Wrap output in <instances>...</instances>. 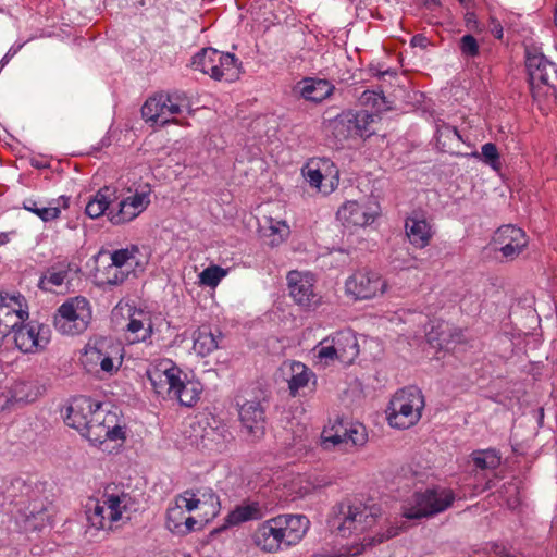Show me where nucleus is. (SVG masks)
<instances>
[{
  "label": "nucleus",
  "mask_w": 557,
  "mask_h": 557,
  "mask_svg": "<svg viewBox=\"0 0 557 557\" xmlns=\"http://www.w3.org/2000/svg\"><path fill=\"white\" fill-rule=\"evenodd\" d=\"M45 203L42 201H38L32 198H27L23 201V208L34 214L37 215V212L39 211L40 207H42Z\"/></svg>",
  "instance_id": "obj_58"
},
{
  "label": "nucleus",
  "mask_w": 557,
  "mask_h": 557,
  "mask_svg": "<svg viewBox=\"0 0 557 557\" xmlns=\"http://www.w3.org/2000/svg\"><path fill=\"white\" fill-rule=\"evenodd\" d=\"M82 363L88 372H97L98 366L101 371L108 374H112L117 370V367L114 366L113 359L98 347H87L82 359Z\"/></svg>",
  "instance_id": "obj_34"
},
{
  "label": "nucleus",
  "mask_w": 557,
  "mask_h": 557,
  "mask_svg": "<svg viewBox=\"0 0 557 557\" xmlns=\"http://www.w3.org/2000/svg\"><path fill=\"white\" fill-rule=\"evenodd\" d=\"M422 392L416 386H408L397 392L388 406V422L397 429H408L418 423L424 408Z\"/></svg>",
  "instance_id": "obj_2"
},
{
  "label": "nucleus",
  "mask_w": 557,
  "mask_h": 557,
  "mask_svg": "<svg viewBox=\"0 0 557 557\" xmlns=\"http://www.w3.org/2000/svg\"><path fill=\"white\" fill-rule=\"evenodd\" d=\"M302 172L309 184L324 195L332 193L338 184V170L330 159H312Z\"/></svg>",
  "instance_id": "obj_12"
},
{
  "label": "nucleus",
  "mask_w": 557,
  "mask_h": 557,
  "mask_svg": "<svg viewBox=\"0 0 557 557\" xmlns=\"http://www.w3.org/2000/svg\"><path fill=\"white\" fill-rule=\"evenodd\" d=\"M456 495L453 490L444 487L426 488L416 492L403 507L406 519H422L438 515L453 506Z\"/></svg>",
  "instance_id": "obj_3"
},
{
  "label": "nucleus",
  "mask_w": 557,
  "mask_h": 557,
  "mask_svg": "<svg viewBox=\"0 0 557 557\" xmlns=\"http://www.w3.org/2000/svg\"><path fill=\"white\" fill-rule=\"evenodd\" d=\"M274 518L277 523V529L281 531L285 547L299 543L310 527V521L305 515L286 513L278 515Z\"/></svg>",
  "instance_id": "obj_17"
},
{
  "label": "nucleus",
  "mask_w": 557,
  "mask_h": 557,
  "mask_svg": "<svg viewBox=\"0 0 557 557\" xmlns=\"http://www.w3.org/2000/svg\"><path fill=\"white\" fill-rule=\"evenodd\" d=\"M449 336L448 325L440 324L428 333V342L442 349L448 345Z\"/></svg>",
  "instance_id": "obj_48"
},
{
  "label": "nucleus",
  "mask_w": 557,
  "mask_h": 557,
  "mask_svg": "<svg viewBox=\"0 0 557 557\" xmlns=\"http://www.w3.org/2000/svg\"><path fill=\"white\" fill-rule=\"evenodd\" d=\"M377 98H381V97H380L376 92H374V91H369V90H367V91H364V92L362 94V100H363L366 103H368V102L372 101V102H373V104H375V101H376V99H377Z\"/></svg>",
  "instance_id": "obj_60"
},
{
  "label": "nucleus",
  "mask_w": 557,
  "mask_h": 557,
  "mask_svg": "<svg viewBox=\"0 0 557 557\" xmlns=\"http://www.w3.org/2000/svg\"><path fill=\"white\" fill-rule=\"evenodd\" d=\"M139 252L137 246H131L129 248L119 249L112 252L111 260L112 264L109 265V273L111 271H117V269H122L126 267L127 270L133 268L138 263L136 259V255Z\"/></svg>",
  "instance_id": "obj_37"
},
{
  "label": "nucleus",
  "mask_w": 557,
  "mask_h": 557,
  "mask_svg": "<svg viewBox=\"0 0 557 557\" xmlns=\"http://www.w3.org/2000/svg\"><path fill=\"white\" fill-rule=\"evenodd\" d=\"M115 198V189L109 186L99 189L87 202L85 208L86 214L91 219H97L106 212L108 214L110 210H114V208H110V205Z\"/></svg>",
  "instance_id": "obj_33"
},
{
  "label": "nucleus",
  "mask_w": 557,
  "mask_h": 557,
  "mask_svg": "<svg viewBox=\"0 0 557 557\" xmlns=\"http://www.w3.org/2000/svg\"><path fill=\"white\" fill-rule=\"evenodd\" d=\"M470 458L476 470H494L500 465V457L493 449L475 450Z\"/></svg>",
  "instance_id": "obj_40"
},
{
  "label": "nucleus",
  "mask_w": 557,
  "mask_h": 557,
  "mask_svg": "<svg viewBox=\"0 0 557 557\" xmlns=\"http://www.w3.org/2000/svg\"><path fill=\"white\" fill-rule=\"evenodd\" d=\"M83 436L94 444H103L107 440L124 442L125 431L119 424L116 413L106 410L100 403H96Z\"/></svg>",
  "instance_id": "obj_8"
},
{
  "label": "nucleus",
  "mask_w": 557,
  "mask_h": 557,
  "mask_svg": "<svg viewBox=\"0 0 557 557\" xmlns=\"http://www.w3.org/2000/svg\"><path fill=\"white\" fill-rule=\"evenodd\" d=\"M163 99L165 102V115H177L184 110L190 109L189 98L184 91L174 90L172 92H163Z\"/></svg>",
  "instance_id": "obj_38"
},
{
  "label": "nucleus",
  "mask_w": 557,
  "mask_h": 557,
  "mask_svg": "<svg viewBox=\"0 0 557 557\" xmlns=\"http://www.w3.org/2000/svg\"><path fill=\"white\" fill-rule=\"evenodd\" d=\"M107 283L110 284V285H117V284H121L122 282H124V280L126 278V275L125 272L121 271L120 269H117V271H111L109 273V268L107 269Z\"/></svg>",
  "instance_id": "obj_55"
},
{
  "label": "nucleus",
  "mask_w": 557,
  "mask_h": 557,
  "mask_svg": "<svg viewBox=\"0 0 557 557\" xmlns=\"http://www.w3.org/2000/svg\"><path fill=\"white\" fill-rule=\"evenodd\" d=\"M270 508L268 504L259 497L256 499H246L237 505L227 516L230 524H240L247 521L261 520L268 515Z\"/></svg>",
  "instance_id": "obj_20"
},
{
  "label": "nucleus",
  "mask_w": 557,
  "mask_h": 557,
  "mask_svg": "<svg viewBox=\"0 0 557 557\" xmlns=\"http://www.w3.org/2000/svg\"><path fill=\"white\" fill-rule=\"evenodd\" d=\"M150 203L149 191H136L119 202L117 209L110 210L108 219L114 225H121L133 221Z\"/></svg>",
  "instance_id": "obj_15"
},
{
  "label": "nucleus",
  "mask_w": 557,
  "mask_h": 557,
  "mask_svg": "<svg viewBox=\"0 0 557 557\" xmlns=\"http://www.w3.org/2000/svg\"><path fill=\"white\" fill-rule=\"evenodd\" d=\"M164 367L166 371V375L164 377L168 381V397L171 398L182 382L186 379L187 374L171 361H166Z\"/></svg>",
  "instance_id": "obj_44"
},
{
  "label": "nucleus",
  "mask_w": 557,
  "mask_h": 557,
  "mask_svg": "<svg viewBox=\"0 0 557 557\" xmlns=\"http://www.w3.org/2000/svg\"><path fill=\"white\" fill-rule=\"evenodd\" d=\"M317 357L320 361H324L325 364H329V361L339 360L331 338H324L317 347Z\"/></svg>",
  "instance_id": "obj_49"
},
{
  "label": "nucleus",
  "mask_w": 557,
  "mask_h": 557,
  "mask_svg": "<svg viewBox=\"0 0 557 557\" xmlns=\"http://www.w3.org/2000/svg\"><path fill=\"white\" fill-rule=\"evenodd\" d=\"M190 491L200 508V512H198L197 517L203 524H207L220 512V498L213 488L209 486H195L191 487Z\"/></svg>",
  "instance_id": "obj_25"
},
{
  "label": "nucleus",
  "mask_w": 557,
  "mask_h": 557,
  "mask_svg": "<svg viewBox=\"0 0 557 557\" xmlns=\"http://www.w3.org/2000/svg\"><path fill=\"white\" fill-rule=\"evenodd\" d=\"M459 49L467 58H475L480 54V47L474 36L467 34L460 38Z\"/></svg>",
  "instance_id": "obj_51"
},
{
  "label": "nucleus",
  "mask_w": 557,
  "mask_h": 557,
  "mask_svg": "<svg viewBox=\"0 0 557 557\" xmlns=\"http://www.w3.org/2000/svg\"><path fill=\"white\" fill-rule=\"evenodd\" d=\"M71 271L77 272L79 269L72 263H60L58 267H52L48 270L47 274L41 278L40 284H44L45 281H47L53 286H61L67 280Z\"/></svg>",
  "instance_id": "obj_42"
},
{
  "label": "nucleus",
  "mask_w": 557,
  "mask_h": 557,
  "mask_svg": "<svg viewBox=\"0 0 557 557\" xmlns=\"http://www.w3.org/2000/svg\"><path fill=\"white\" fill-rule=\"evenodd\" d=\"M175 504L180 505V507H182V509H184L187 512H191V511H199L200 512V508L198 506V503H197L195 496L193 495L190 488H188V490L184 491L183 493L178 494L175 497Z\"/></svg>",
  "instance_id": "obj_52"
},
{
  "label": "nucleus",
  "mask_w": 557,
  "mask_h": 557,
  "mask_svg": "<svg viewBox=\"0 0 557 557\" xmlns=\"http://www.w3.org/2000/svg\"><path fill=\"white\" fill-rule=\"evenodd\" d=\"M239 419L246 434L252 441L260 440L265 432V410L259 400H246L239 406Z\"/></svg>",
  "instance_id": "obj_16"
},
{
  "label": "nucleus",
  "mask_w": 557,
  "mask_h": 557,
  "mask_svg": "<svg viewBox=\"0 0 557 557\" xmlns=\"http://www.w3.org/2000/svg\"><path fill=\"white\" fill-rule=\"evenodd\" d=\"M20 298L16 296H8L0 293V338L5 337L10 333V322L7 318L15 315L17 320L23 321L27 312L21 309Z\"/></svg>",
  "instance_id": "obj_29"
},
{
  "label": "nucleus",
  "mask_w": 557,
  "mask_h": 557,
  "mask_svg": "<svg viewBox=\"0 0 557 557\" xmlns=\"http://www.w3.org/2000/svg\"><path fill=\"white\" fill-rule=\"evenodd\" d=\"M191 65L215 81L234 82L240 75L242 63L235 54L209 47L194 55Z\"/></svg>",
  "instance_id": "obj_5"
},
{
  "label": "nucleus",
  "mask_w": 557,
  "mask_h": 557,
  "mask_svg": "<svg viewBox=\"0 0 557 557\" xmlns=\"http://www.w3.org/2000/svg\"><path fill=\"white\" fill-rule=\"evenodd\" d=\"M10 332H14L16 347L23 352H35L45 349L51 338L50 326L38 321H30L18 325L11 324Z\"/></svg>",
  "instance_id": "obj_11"
},
{
  "label": "nucleus",
  "mask_w": 557,
  "mask_h": 557,
  "mask_svg": "<svg viewBox=\"0 0 557 557\" xmlns=\"http://www.w3.org/2000/svg\"><path fill=\"white\" fill-rule=\"evenodd\" d=\"M38 396V387L33 382L20 381L11 388V398L15 403H32Z\"/></svg>",
  "instance_id": "obj_41"
},
{
  "label": "nucleus",
  "mask_w": 557,
  "mask_h": 557,
  "mask_svg": "<svg viewBox=\"0 0 557 557\" xmlns=\"http://www.w3.org/2000/svg\"><path fill=\"white\" fill-rule=\"evenodd\" d=\"M203 525L198 517L186 516V511L175 503L166 510V527L172 533L186 535L193 531L201 530Z\"/></svg>",
  "instance_id": "obj_23"
},
{
  "label": "nucleus",
  "mask_w": 557,
  "mask_h": 557,
  "mask_svg": "<svg viewBox=\"0 0 557 557\" xmlns=\"http://www.w3.org/2000/svg\"><path fill=\"white\" fill-rule=\"evenodd\" d=\"M387 281L375 270L361 268L356 270L345 282V292L355 300H369L387 290Z\"/></svg>",
  "instance_id": "obj_9"
},
{
  "label": "nucleus",
  "mask_w": 557,
  "mask_h": 557,
  "mask_svg": "<svg viewBox=\"0 0 557 557\" xmlns=\"http://www.w3.org/2000/svg\"><path fill=\"white\" fill-rule=\"evenodd\" d=\"M334 85L326 79L307 77L295 86V91L304 99L312 102H321L332 95Z\"/></svg>",
  "instance_id": "obj_26"
},
{
  "label": "nucleus",
  "mask_w": 557,
  "mask_h": 557,
  "mask_svg": "<svg viewBox=\"0 0 557 557\" xmlns=\"http://www.w3.org/2000/svg\"><path fill=\"white\" fill-rule=\"evenodd\" d=\"M490 557H523L521 554H510L504 546L494 544Z\"/></svg>",
  "instance_id": "obj_56"
},
{
  "label": "nucleus",
  "mask_w": 557,
  "mask_h": 557,
  "mask_svg": "<svg viewBox=\"0 0 557 557\" xmlns=\"http://www.w3.org/2000/svg\"><path fill=\"white\" fill-rule=\"evenodd\" d=\"M374 122V115L366 110L352 111V127L355 137L369 136L372 132L370 125Z\"/></svg>",
  "instance_id": "obj_43"
},
{
  "label": "nucleus",
  "mask_w": 557,
  "mask_h": 557,
  "mask_svg": "<svg viewBox=\"0 0 557 557\" xmlns=\"http://www.w3.org/2000/svg\"><path fill=\"white\" fill-rule=\"evenodd\" d=\"M67 208L69 198L65 196H61L57 199H51L50 201L47 202V205L40 207L39 211L37 212V216L44 222L55 221L61 215V209Z\"/></svg>",
  "instance_id": "obj_39"
},
{
  "label": "nucleus",
  "mask_w": 557,
  "mask_h": 557,
  "mask_svg": "<svg viewBox=\"0 0 557 557\" xmlns=\"http://www.w3.org/2000/svg\"><path fill=\"white\" fill-rule=\"evenodd\" d=\"M269 236L273 237L270 242L271 246H277L283 243L290 234L289 226L285 221H274L270 219Z\"/></svg>",
  "instance_id": "obj_47"
},
{
  "label": "nucleus",
  "mask_w": 557,
  "mask_h": 557,
  "mask_svg": "<svg viewBox=\"0 0 557 557\" xmlns=\"http://www.w3.org/2000/svg\"><path fill=\"white\" fill-rule=\"evenodd\" d=\"M429 45H430V40L423 34H417L410 40L411 47H419L421 49H426Z\"/></svg>",
  "instance_id": "obj_59"
},
{
  "label": "nucleus",
  "mask_w": 557,
  "mask_h": 557,
  "mask_svg": "<svg viewBox=\"0 0 557 557\" xmlns=\"http://www.w3.org/2000/svg\"><path fill=\"white\" fill-rule=\"evenodd\" d=\"M400 532L399 527L391 525L387 528L386 532L376 534L373 539V543H383L384 541H387L396 535H398Z\"/></svg>",
  "instance_id": "obj_54"
},
{
  "label": "nucleus",
  "mask_w": 557,
  "mask_h": 557,
  "mask_svg": "<svg viewBox=\"0 0 557 557\" xmlns=\"http://www.w3.org/2000/svg\"><path fill=\"white\" fill-rule=\"evenodd\" d=\"M10 51L2 58V60L0 61V69H3L4 65L9 62L10 60Z\"/></svg>",
  "instance_id": "obj_63"
},
{
  "label": "nucleus",
  "mask_w": 557,
  "mask_h": 557,
  "mask_svg": "<svg viewBox=\"0 0 557 557\" xmlns=\"http://www.w3.org/2000/svg\"><path fill=\"white\" fill-rule=\"evenodd\" d=\"M91 320L89 301L83 296L69 298L54 314V326L64 335L83 333Z\"/></svg>",
  "instance_id": "obj_6"
},
{
  "label": "nucleus",
  "mask_w": 557,
  "mask_h": 557,
  "mask_svg": "<svg viewBox=\"0 0 557 557\" xmlns=\"http://www.w3.org/2000/svg\"><path fill=\"white\" fill-rule=\"evenodd\" d=\"M554 21H555V25H556V27H557V9H556V11H555V17H554Z\"/></svg>",
  "instance_id": "obj_64"
},
{
  "label": "nucleus",
  "mask_w": 557,
  "mask_h": 557,
  "mask_svg": "<svg viewBox=\"0 0 557 557\" xmlns=\"http://www.w3.org/2000/svg\"><path fill=\"white\" fill-rule=\"evenodd\" d=\"M406 234L409 242L417 248H424L433 236L432 227L423 213L413 212L406 219Z\"/></svg>",
  "instance_id": "obj_24"
},
{
  "label": "nucleus",
  "mask_w": 557,
  "mask_h": 557,
  "mask_svg": "<svg viewBox=\"0 0 557 557\" xmlns=\"http://www.w3.org/2000/svg\"><path fill=\"white\" fill-rule=\"evenodd\" d=\"M286 369L289 374L287 379L289 394L295 397L300 388L308 385L314 374L306 364L299 361L285 362L282 370L285 371Z\"/></svg>",
  "instance_id": "obj_31"
},
{
  "label": "nucleus",
  "mask_w": 557,
  "mask_h": 557,
  "mask_svg": "<svg viewBox=\"0 0 557 557\" xmlns=\"http://www.w3.org/2000/svg\"><path fill=\"white\" fill-rule=\"evenodd\" d=\"M436 133H437L438 139L442 137H446V138L455 137L458 141H462V137L455 126H450L448 124L443 123L442 125L437 126Z\"/></svg>",
  "instance_id": "obj_53"
},
{
  "label": "nucleus",
  "mask_w": 557,
  "mask_h": 557,
  "mask_svg": "<svg viewBox=\"0 0 557 557\" xmlns=\"http://www.w3.org/2000/svg\"><path fill=\"white\" fill-rule=\"evenodd\" d=\"M493 244L504 258L512 260L527 247L528 239L522 228L509 224L500 226L495 232Z\"/></svg>",
  "instance_id": "obj_13"
},
{
  "label": "nucleus",
  "mask_w": 557,
  "mask_h": 557,
  "mask_svg": "<svg viewBox=\"0 0 557 557\" xmlns=\"http://www.w3.org/2000/svg\"><path fill=\"white\" fill-rule=\"evenodd\" d=\"M21 516L26 530H41L51 523L53 506L46 498H35L21 510Z\"/></svg>",
  "instance_id": "obj_18"
},
{
  "label": "nucleus",
  "mask_w": 557,
  "mask_h": 557,
  "mask_svg": "<svg viewBox=\"0 0 557 557\" xmlns=\"http://www.w3.org/2000/svg\"><path fill=\"white\" fill-rule=\"evenodd\" d=\"M221 338V332L214 334L212 330L207 325H201L194 333V345L193 349L199 356H208L219 347V339Z\"/></svg>",
  "instance_id": "obj_35"
},
{
  "label": "nucleus",
  "mask_w": 557,
  "mask_h": 557,
  "mask_svg": "<svg viewBox=\"0 0 557 557\" xmlns=\"http://www.w3.org/2000/svg\"><path fill=\"white\" fill-rule=\"evenodd\" d=\"M201 391L202 388L199 382L190 381L186 377L175 391L172 398L177 399L183 406L191 407L198 401Z\"/></svg>",
  "instance_id": "obj_36"
},
{
  "label": "nucleus",
  "mask_w": 557,
  "mask_h": 557,
  "mask_svg": "<svg viewBox=\"0 0 557 557\" xmlns=\"http://www.w3.org/2000/svg\"><path fill=\"white\" fill-rule=\"evenodd\" d=\"M289 295L299 306L311 308L319 304L314 293L313 276L309 273L290 271L287 274Z\"/></svg>",
  "instance_id": "obj_14"
},
{
  "label": "nucleus",
  "mask_w": 557,
  "mask_h": 557,
  "mask_svg": "<svg viewBox=\"0 0 557 557\" xmlns=\"http://www.w3.org/2000/svg\"><path fill=\"white\" fill-rule=\"evenodd\" d=\"M126 494H110L107 490L101 499H90L86 504L88 522L97 530L112 529L113 522L119 521L126 509Z\"/></svg>",
  "instance_id": "obj_7"
},
{
  "label": "nucleus",
  "mask_w": 557,
  "mask_h": 557,
  "mask_svg": "<svg viewBox=\"0 0 557 557\" xmlns=\"http://www.w3.org/2000/svg\"><path fill=\"white\" fill-rule=\"evenodd\" d=\"M337 218L343 223L366 226L374 221V214L357 201L345 202L337 211Z\"/></svg>",
  "instance_id": "obj_28"
},
{
  "label": "nucleus",
  "mask_w": 557,
  "mask_h": 557,
  "mask_svg": "<svg viewBox=\"0 0 557 557\" xmlns=\"http://www.w3.org/2000/svg\"><path fill=\"white\" fill-rule=\"evenodd\" d=\"M14 232H2L0 233V246L5 245L10 242V235Z\"/></svg>",
  "instance_id": "obj_62"
},
{
  "label": "nucleus",
  "mask_w": 557,
  "mask_h": 557,
  "mask_svg": "<svg viewBox=\"0 0 557 557\" xmlns=\"http://www.w3.org/2000/svg\"><path fill=\"white\" fill-rule=\"evenodd\" d=\"M227 274V271L219 265H210L199 274L200 284L208 287H215Z\"/></svg>",
  "instance_id": "obj_46"
},
{
  "label": "nucleus",
  "mask_w": 557,
  "mask_h": 557,
  "mask_svg": "<svg viewBox=\"0 0 557 557\" xmlns=\"http://www.w3.org/2000/svg\"><path fill=\"white\" fill-rule=\"evenodd\" d=\"M126 331L132 343H149L153 334L152 313L143 309H136L129 317Z\"/></svg>",
  "instance_id": "obj_22"
},
{
  "label": "nucleus",
  "mask_w": 557,
  "mask_h": 557,
  "mask_svg": "<svg viewBox=\"0 0 557 557\" xmlns=\"http://www.w3.org/2000/svg\"><path fill=\"white\" fill-rule=\"evenodd\" d=\"M45 203L42 201H38L32 198H27L23 201V208L34 214L37 215V212L39 211L40 207H42Z\"/></svg>",
  "instance_id": "obj_57"
},
{
  "label": "nucleus",
  "mask_w": 557,
  "mask_h": 557,
  "mask_svg": "<svg viewBox=\"0 0 557 557\" xmlns=\"http://www.w3.org/2000/svg\"><path fill=\"white\" fill-rule=\"evenodd\" d=\"M165 99H163V92L156 94L149 97L141 107V116L146 122L153 124L160 123L165 125L169 123H177L175 119L169 120L165 117Z\"/></svg>",
  "instance_id": "obj_32"
},
{
  "label": "nucleus",
  "mask_w": 557,
  "mask_h": 557,
  "mask_svg": "<svg viewBox=\"0 0 557 557\" xmlns=\"http://www.w3.org/2000/svg\"><path fill=\"white\" fill-rule=\"evenodd\" d=\"M482 160L494 170H498L500 166V157L498 149L495 144L486 143L481 148Z\"/></svg>",
  "instance_id": "obj_50"
},
{
  "label": "nucleus",
  "mask_w": 557,
  "mask_h": 557,
  "mask_svg": "<svg viewBox=\"0 0 557 557\" xmlns=\"http://www.w3.org/2000/svg\"><path fill=\"white\" fill-rule=\"evenodd\" d=\"M281 531L277 529L275 518H271L261 523L253 533V543L261 550L267 553H276L284 546Z\"/></svg>",
  "instance_id": "obj_21"
},
{
  "label": "nucleus",
  "mask_w": 557,
  "mask_h": 557,
  "mask_svg": "<svg viewBox=\"0 0 557 557\" xmlns=\"http://www.w3.org/2000/svg\"><path fill=\"white\" fill-rule=\"evenodd\" d=\"M326 132L337 141L343 143L355 137L352 127V111L347 110L325 122Z\"/></svg>",
  "instance_id": "obj_30"
},
{
  "label": "nucleus",
  "mask_w": 557,
  "mask_h": 557,
  "mask_svg": "<svg viewBox=\"0 0 557 557\" xmlns=\"http://www.w3.org/2000/svg\"><path fill=\"white\" fill-rule=\"evenodd\" d=\"M525 67L533 94L535 89H540L542 86L557 87V65L536 49H527Z\"/></svg>",
  "instance_id": "obj_10"
},
{
  "label": "nucleus",
  "mask_w": 557,
  "mask_h": 557,
  "mask_svg": "<svg viewBox=\"0 0 557 557\" xmlns=\"http://www.w3.org/2000/svg\"><path fill=\"white\" fill-rule=\"evenodd\" d=\"M368 442V432L360 422H352L343 418L336 420L321 434V446L325 450L350 451L361 447Z\"/></svg>",
  "instance_id": "obj_4"
},
{
  "label": "nucleus",
  "mask_w": 557,
  "mask_h": 557,
  "mask_svg": "<svg viewBox=\"0 0 557 557\" xmlns=\"http://www.w3.org/2000/svg\"><path fill=\"white\" fill-rule=\"evenodd\" d=\"M379 512L375 506L347 499L333 506L327 524L332 533L349 537L371 529L376 523Z\"/></svg>",
  "instance_id": "obj_1"
},
{
  "label": "nucleus",
  "mask_w": 557,
  "mask_h": 557,
  "mask_svg": "<svg viewBox=\"0 0 557 557\" xmlns=\"http://www.w3.org/2000/svg\"><path fill=\"white\" fill-rule=\"evenodd\" d=\"M165 375L166 371L164 363H161L160 367L148 372V377L154 392L162 397H168V381L164 377Z\"/></svg>",
  "instance_id": "obj_45"
},
{
  "label": "nucleus",
  "mask_w": 557,
  "mask_h": 557,
  "mask_svg": "<svg viewBox=\"0 0 557 557\" xmlns=\"http://www.w3.org/2000/svg\"><path fill=\"white\" fill-rule=\"evenodd\" d=\"M96 401L86 396L74 398L67 407L65 423L84 435Z\"/></svg>",
  "instance_id": "obj_19"
},
{
  "label": "nucleus",
  "mask_w": 557,
  "mask_h": 557,
  "mask_svg": "<svg viewBox=\"0 0 557 557\" xmlns=\"http://www.w3.org/2000/svg\"><path fill=\"white\" fill-rule=\"evenodd\" d=\"M493 24L492 33L496 38L500 39L503 37V27L498 22L494 21Z\"/></svg>",
  "instance_id": "obj_61"
},
{
  "label": "nucleus",
  "mask_w": 557,
  "mask_h": 557,
  "mask_svg": "<svg viewBox=\"0 0 557 557\" xmlns=\"http://www.w3.org/2000/svg\"><path fill=\"white\" fill-rule=\"evenodd\" d=\"M331 341L343 363H351L359 354L358 341L351 330H343L335 333Z\"/></svg>",
  "instance_id": "obj_27"
}]
</instances>
